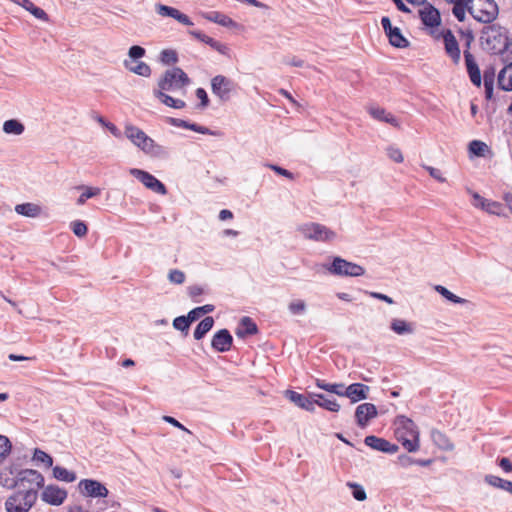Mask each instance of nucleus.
<instances>
[{
  "label": "nucleus",
  "mask_w": 512,
  "mask_h": 512,
  "mask_svg": "<svg viewBox=\"0 0 512 512\" xmlns=\"http://www.w3.org/2000/svg\"><path fill=\"white\" fill-rule=\"evenodd\" d=\"M190 84L187 74L179 67H174L165 71L158 81V89L162 91L181 90Z\"/></svg>",
  "instance_id": "39448f33"
},
{
  "label": "nucleus",
  "mask_w": 512,
  "mask_h": 512,
  "mask_svg": "<svg viewBox=\"0 0 512 512\" xmlns=\"http://www.w3.org/2000/svg\"><path fill=\"white\" fill-rule=\"evenodd\" d=\"M15 212L19 215L36 218L41 213V208L34 203H22L15 206Z\"/></svg>",
  "instance_id": "c756f323"
},
{
  "label": "nucleus",
  "mask_w": 512,
  "mask_h": 512,
  "mask_svg": "<svg viewBox=\"0 0 512 512\" xmlns=\"http://www.w3.org/2000/svg\"><path fill=\"white\" fill-rule=\"evenodd\" d=\"M195 94L196 97L200 100V104L198 105V107L202 109L206 108L209 104V98L205 89L197 88Z\"/></svg>",
  "instance_id": "4d7b16f0"
},
{
  "label": "nucleus",
  "mask_w": 512,
  "mask_h": 512,
  "mask_svg": "<svg viewBox=\"0 0 512 512\" xmlns=\"http://www.w3.org/2000/svg\"><path fill=\"white\" fill-rule=\"evenodd\" d=\"M129 173L139 180L147 189L160 195L167 194L166 186L151 173L138 168H131Z\"/></svg>",
  "instance_id": "9d476101"
},
{
  "label": "nucleus",
  "mask_w": 512,
  "mask_h": 512,
  "mask_svg": "<svg viewBox=\"0 0 512 512\" xmlns=\"http://www.w3.org/2000/svg\"><path fill=\"white\" fill-rule=\"evenodd\" d=\"M482 209L493 215L502 214V205L499 202L486 200L482 203Z\"/></svg>",
  "instance_id": "37998d69"
},
{
  "label": "nucleus",
  "mask_w": 512,
  "mask_h": 512,
  "mask_svg": "<svg viewBox=\"0 0 512 512\" xmlns=\"http://www.w3.org/2000/svg\"><path fill=\"white\" fill-rule=\"evenodd\" d=\"M389 42L397 48H406L409 45L408 40L402 35L400 29L395 27L388 35Z\"/></svg>",
  "instance_id": "2f4dec72"
},
{
  "label": "nucleus",
  "mask_w": 512,
  "mask_h": 512,
  "mask_svg": "<svg viewBox=\"0 0 512 512\" xmlns=\"http://www.w3.org/2000/svg\"><path fill=\"white\" fill-rule=\"evenodd\" d=\"M326 391L336 394L338 396H344L343 391H345V385L342 383H329V386H327Z\"/></svg>",
  "instance_id": "bf43d9fd"
},
{
  "label": "nucleus",
  "mask_w": 512,
  "mask_h": 512,
  "mask_svg": "<svg viewBox=\"0 0 512 512\" xmlns=\"http://www.w3.org/2000/svg\"><path fill=\"white\" fill-rule=\"evenodd\" d=\"M364 442L374 450L394 454L398 451V446L383 438L374 435L366 436Z\"/></svg>",
  "instance_id": "dca6fc26"
},
{
  "label": "nucleus",
  "mask_w": 512,
  "mask_h": 512,
  "mask_svg": "<svg viewBox=\"0 0 512 512\" xmlns=\"http://www.w3.org/2000/svg\"><path fill=\"white\" fill-rule=\"evenodd\" d=\"M445 51L452 58L453 62L457 64L460 61V49L458 42L450 30L443 34Z\"/></svg>",
  "instance_id": "aec40b11"
},
{
  "label": "nucleus",
  "mask_w": 512,
  "mask_h": 512,
  "mask_svg": "<svg viewBox=\"0 0 512 512\" xmlns=\"http://www.w3.org/2000/svg\"><path fill=\"white\" fill-rule=\"evenodd\" d=\"M420 18L424 25L436 27L440 25L441 18L439 11L432 5L427 4L419 11Z\"/></svg>",
  "instance_id": "6ab92c4d"
},
{
  "label": "nucleus",
  "mask_w": 512,
  "mask_h": 512,
  "mask_svg": "<svg viewBox=\"0 0 512 512\" xmlns=\"http://www.w3.org/2000/svg\"><path fill=\"white\" fill-rule=\"evenodd\" d=\"M177 60V53L174 50L166 49L161 52V61L164 64L171 65L176 63Z\"/></svg>",
  "instance_id": "3c124183"
},
{
  "label": "nucleus",
  "mask_w": 512,
  "mask_h": 512,
  "mask_svg": "<svg viewBox=\"0 0 512 512\" xmlns=\"http://www.w3.org/2000/svg\"><path fill=\"white\" fill-rule=\"evenodd\" d=\"M155 10L159 15H161L163 17L174 18L178 9L164 5V4H156Z\"/></svg>",
  "instance_id": "09e8293b"
},
{
  "label": "nucleus",
  "mask_w": 512,
  "mask_h": 512,
  "mask_svg": "<svg viewBox=\"0 0 512 512\" xmlns=\"http://www.w3.org/2000/svg\"><path fill=\"white\" fill-rule=\"evenodd\" d=\"M435 290L441 295L443 296L445 299H447L448 301L452 302V303H455V304H464L467 302L466 299L464 298H461L455 294H453L451 291H449L446 287L444 286H441V285H437L435 286Z\"/></svg>",
  "instance_id": "e433bc0d"
},
{
  "label": "nucleus",
  "mask_w": 512,
  "mask_h": 512,
  "mask_svg": "<svg viewBox=\"0 0 512 512\" xmlns=\"http://www.w3.org/2000/svg\"><path fill=\"white\" fill-rule=\"evenodd\" d=\"M324 267L331 274L337 276L358 277L365 273V269L362 266L349 262L341 257H334L331 264L324 265Z\"/></svg>",
  "instance_id": "1a4fd4ad"
},
{
  "label": "nucleus",
  "mask_w": 512,
  "mask_h": 512,
  "mask_svg": "<svg viewBox=\"0 0 512 512\" xmlns=\"http://www.w3.org/2000/svg\"><path fill=\"white\" fill-rule=\"evenodd\" d=\"M78 489L83 496L91 498H105L109 494L106 486L94 479H82Z\"/></svg>",
  "instance_id": "9b49d317"
},
{
  "label": "nucleus",
  "mask_w": 512,
  "mask_h": 512,
  "mask_svg": "<svg viewBox=\"0 0 512 512\" xmlns=\"http://www.w3.org/2000/svg\"><path fill=\"white\" fill-rule=\"evenodd\" d=\"M377 408L372 403H363L357 406L355 410V419L359 427L364 428L369 421L377 416Z\"/></svg>",
  "instance_id": "4468645a"
},
{
  "label": "nucleus",
  "mask_w": 512,
  "mask_h": 512,
  "mask_svg": "<svg viewBox=\"0 0 512 512\" xmlns=\"http://www.w3.org/2000/svg\"><path fill=\"white\" fill-rule=\"evenodd\" d=\"M174 19L187 26L193 25L190 18L186 14L181 13L179 10H177Z\"/></svg>",
  "instance_id": "69168bd1"
},
{
  "label": "nucleus",
  "mask_w": 512,
  "mask_h": 512,
  "mask_svg": "<svg viewBox=\"0 0 512 512\" xmlns=\"http://www.w3.org/2000/svg\"><path fill=\"white\" fill-rule=\"evenodd\" d=\"M498 465L505 471V472H512V462L506 458L503 457L499 460Z\"/></svg>",
  "instance_id": "774afa93"
},
{
  "label": "nucleus",
  "mask_w": 512,
  "mask_h": 512,
  "mask_svg": "<svg viewBox=\"0 0 512 512\" xmlns=\"http://www.w3.org/2000/svg\"><path fill=\"white\" fill-rule=\"evenodd\" d=\"M500 54L503 57V61H508L512 59V39L510 40L507 37V40L505 41V45L503 47V51L500 52Z\"/></svg>",
  "instance_id": "13d9d810"
},
{
  "label": "nucleus",
  "mask_w": 512,
  "mask_h": 512,
  "mask_svg": "<svg viewBox=\"0 0 512 512\" xmlns=\"http://www.w3.org/2000/svg\"><path fill=\"white\" fill-rule=\"evenodd\" d=\"M24 129V125L16 119L6 120L3 124V131L6 134L21 135Z\"/></svg>",
  "instance_id": "f704fd0d"
},
{
  "label": "nucleus",
  "mask_w": 512,
  "mask_h": 512,
  "mask_svg": "<svg viewBox=\"0 0 512 512\" xmlns=\"http://www.w3.org/2000/svg\"><path fill=\"white\" fill-rule=\"evenodd\" d=\"M468 12L482 23H491L498 16V5L494 0H468Z\"/></svg>",
  "instance_id": "20e7f679"
},
{
  "label": "nucleus",
  "mask_w": 512,
  "mask_h": 512,
  "mask_svg": "<svg viewBox=\"0 0 512 512\" xmlns=\"http://www.w3.org/2000/svg\"><path fill=\"white\" fill-rule=\"evenodd\" d=\"M80 188L84 189V192L78 197L77 205H84L88 199L98 196L101 193V189L98 187L81 186Z\"/></svg>",
  "instance_id": "4c0bfd02"
},
{
  "label": "nucleus",
  "mask_w": 512,
  "mask_h": 512,
  "mask_svg": "<svg viewBox=\"0 0 512 512\" xmlns=\"http://www.w3.org/2000/svg\"><path fill=\"white\" fill-rule=\"evenodd\" d=\"M71 229L73 233L78 237H84L88 232L87 225L80 220L73 221L71 223Z\"/></svg>",
  "instance_id": "de8ad7c7"
},
{
  "label": "nucleus",
  "mask_w": 512,
  "mask_h": 512,
  "mask_svg": "<svg viewBox=\"0 0 512 512\" xmlns=\"http://www.w3.org/2000/svg\"><path fill=\"white\" fill-rule=\"evenodd\" d=\"M30 13L32 15H34L37 19L44 20V21L48 20L47 13L43 9L36 7L35 5L32 7Z\"/></svg>",
  "instance_id": "0e129e2a"
},
{
  "label": "nucleus",
  "mask_w": 512,
  "mask_h": 512,
  "mask_svg": "<svg viewBox=\"0 0 512 512\" xmlns=\"http://www.w3.org/2000/svg\"><path fill=\"white\" fill-rule=\"evenodd\" d=\"M390 327L398 335L412 334L414 331L412 324L402 319H393Z\"/></svg>",
  "instance_id": "473e14b6"
},
{
  "label": "nucleus",
  "mask_w": 512,
  "mask_h": 512,
  "mask_svg": "<svg viewBox=\"0 0 512 512\" xmlns=\"http://www.w3.org/2000/svg\"><path fill=\"white\" fill-rule=\"evenodd\" d=\"M233 337L227 329L217 331L211 341L212 348L217 352H227L231 349Z\"/></svg>",
  "instance_id": "2eb2a0df"
},
{
  "label": "nucleus",
  "mask_w": 512,
  "mask_h": 512,
  "mask_svg": "<svg viewBox=\"0 0 512 512\" xmlns=\"http://www.w3.org/2000/svg\"><path fill=\"white\" fill-rule=\"evenodd\" d=\"M145 53H146V51L143 47H141L139 45H133L129 48V51H128V56L130 58L129 60L133 61V60L140 59L145 55Z\"/></svg>",
  "instance_id": "603ef678"
},
{
  "label": "nucleus",
  "mask_w": 512,
  "mask_h": 512,
  "mask_svg": "<svg viewBox=\"0 0 512 512\" xmlns=\"http://www.w3.org/2000/svg\"><path fill=\"white\" fill-rule=\"evenodd\" d=\"M53 476L57 480L67 483H71L76 480V474L74 472L69 471L68 469L61 466H55L53 468Z\"/></svg>",
  "instance_id": "72a5a7b5"
},
{
  "label": "nucleus",
  "mask_w": 512,
  "mask_h": 512,
  "mask_svg": "<svg viewBox=\"0 0 512 512\" xmlns=\"http://www.w3.org/2000/svg\"><path fill=\"white\" fill-rule=\"evenodd\" d=\"M33 460H35L36 462L43 463L45 465V467H47V468H49L53 465L52 457L40 449H35L34 455H33Z\"/></svg>",
  "instance_id": "a19ab883"
},
{
  "label": "nucleus",
  "mask_w": 512,
  "mask_h": 512,
  "mask_svg": "<svg viewBox=\"0 0 512 512\" xmlns=\"http://www.w3.org/2000/svg\"><path fill=\"white\" fill-rule=\"evenodd\" d=\"M205 17L206 19L218 23L224 27H234L236 25V23L230 17L219 12H211Z\"/></svg>",
  "instance_id": "c9c22d12"
},
{
  "label": "nucleus",
  "mask_w": 512,
  "mask_h": 512,
  "mask_svg": "<svg viewBox=\"0 0 512 512\" xmlns=\"http://www.w3.org/2000/svg\"><path fill=\"white\" fill-rule=\"evenodd\" d=\"M124 134L135 146L150 157L167 158L169 155L167 148L156 143L143 130L134 125H126Z\"/></svg>",
  "instance_id": "f257e3e1"
},
{
  "label": "nucleus",
  "mask_w": 512,
  "mask_h": 512,
  "mask_svg": "<svg viewBox=\"0 0 512 512\" xmlns=\"http://www.w3.org/2000/svg\"><path fill=\"white\" fill-rule=\"evenodd\" d=\"M499 87L504 91H512V62L505 65L498 75Z\"/></svg>",
  "instance_id": "393cba45"
},
{
  "label": "nucleus",
  "mask_w": 512,
  "mask_h": 512,
  "mask_svg": "<svg viewBox=\"0 0 512 512\" xmlns=\"http://www.w3.org/2000/svg\"><path fill=\"white\" fill-rule=\"evenodd\" d=\"M185 273L178 269L170 270L168 273V279L173 284H183L185 282Z\"/></svg>",
  "instance_id": "49530a36"
},
{
  "label": "nucleus",
  "mask_w": 512,
  "mask_h": 512,
  "mask_svg": "<svg viewBox=\"0 0 512 512\" xmlns=\"http://www.w3.org/2000/svg\"><path fill=\"white\" fill-rule=\"evenodd\" d=\"M347 486L352 489V495L357 501H364L367 498L364 488L353 482H348Z\"/></svg>",
  "instance_id": "a18cd8bd"
},
{
  "label": "nucleus",
  "mask_w": 512,
  "mask_h": 512,
  "mask_svg": "<svg viewBox=\"0 0 512 512\" xmlns=\"http://www.w3.org/2000/svg\"><path fill=\"white\" fill-rule=\"evenodd\" d=\"M507 34V30L499 25L492 24L486 26L481 32V44L487 51L493 54H500L507 40Z\"/></svg>",
  "instance_id": "7ed1b4c3"
},
{
  "label": "nucleus",
  "mask_w": 512,
  "mask_h": 512,
  "mask_svg": "<svg viewBox=\"0 0 512 512\" xmlns=\"http://www.w3.org/2000/svg\"><path fill=\"white\" fill-rule=\"evenodd\" d=\"M289 311L293 315L303 314L306 310V304L303 300H295L289 303Z\"/></svg>",
  "instance_id": "8fccbe9b"
},
{
  "label": "nucleus",
  "mask_w": 512,
  "mask_h": 512,
  "mask_svg": "<svg viewBox=\"0 0 512 512\" xmlns=\"http://www.w3.org/2000/svg\"><path fill=\"white\" fill-rule=\"evenodd\" d=\"M487 150V144L480 140H473L469 143V152L475 156L482 157Z\"/></svg>",
  "instance_id": "ea45409f"
},
{
  "label": "nucleus",
  "mask_w": 512,
  "mask_h": 512,
  "mask_svg": "<svg viewBox=\"0 0 512 512\" xmlns=\"http://www.w3.org/2000/svg\"><path fill=\"white\" fill-rule=\"evenodd\" d=\"M464 58H465V63H466V67H467V72H468L471 82L475 86L480 87L481 86V72H480V69H479L476 61H475L474 56L468 50H465Z\"/></svg>",
  "instance_id": "a211bd4d"
},
{
  "label": "nucleus",
  "mask_w": 512,
  "mask_h": 512,
  "mask_svg": "<svg viewBox=\"0 0 512 512\" xmlns=\"http://www.w3.org/2000/svg\"><path fill=\"white\" fill-rule=\"evenodd\" d=\"M37 501L35 491H16L5 501L6 512H29Z\"/></svg>",
  "instance_id": "423d86ee"
},
{
  "label": "nucleus",
  "mask_w": 512,
  "mask_h": 512,
  "mask_svg": "<svg viewBox=\"0 0 512 512\" xmlns=\"http://www.w3.org/2000/svg\"><path fill=\"white\" fill-rule=\"evenodd\" d=\"M258 332L257 325L250 317H243L240 326L236 331L238 337L244 338L247 335H254Z\"/></svg>",
  "instance_id": "cd10ccee"
},
{
  "label": "nucleus",
  "mask_w": 512,
  "mask_h": 512,
  "mask_svg": "<svg viewBox=\"0 0 512 512\" xmlns=\"http://www.w3.org/2000/svg\"><path fill=\"white\" fill-rule=\"evenodd\" d=\"M18 471L16 465L6 467L0 472V485L9 489L16 488V473Z\"/></svg>",
  "instance_id": "5701e85b"
},
{
  "label": "nucleus",
  "mask_w": 512,
  "mask_h": 512,
  "mask_svg": "<svg viewBox=\"0 0 512 512\" xmlns=\"http://www.w3.org/2000/svg\"><path fill=\"white\" fill-rule=\"evenodd\" d=\"M11 448L12 445L10 440L4 435H0V463L8 456Z\"/></svg>",
  "instance_id": "c03bdc74"
},
{
  "label": "nucleus",
  "mask_w": 512,
  "mask_h": 512,
  "mask_svg": "<svg viewBox=\"0 0 512 512\" xmlns=\"http://www.w3.org/2000/svg\"><path fill=\"white\" fill-rule=\"evenodd\" d=\"M453 15L457 18L458 21L462 22L465 19V11L467 9V5L463 3H453Z\"/></svg>",
  "instance_id": "864d4df0"
},
{
  "label": "nucleus",
  "mask_w": 512,
  "mask_h": 512,
  "mask_svg": "<svg viewBox=\"0 0 512 512\" xmlns=\"http://www.w3.org/2000/svg\"><path fill=\"white\" fill-rule=\"evenodd\" d=\"M287 397L290 401H292L294 404H296L298 407L305 409L307 411H314L315 409V401L314 397L311 396V398L297 393L295 391L288 390L286 392Z\"/></svg>",
  "instance_id": "412c9836"
},
{
  "label": "nucleus",
  "mask_w": 512,
  "mask_h": 512,
  "mask_svg": "<svg viewBox=\"0 0 512 512\" xmlns=\"http://www.w3.org/2000/svg\"><path fill=\"white\" fill-rule=\"evenodd\" d=\"M154 96L159 99L164 105L174 108V109H182L186 106V103L183 100L175 99L170 95L166 94L165 91L162 90H154Z\"/></svg>",
  "instance_id": "bb28decb"
},
{
  "label": "nucleus",
  "mask_w": 512,
  "mask_h": 512,
  "mask_svg": "<svg viewBox=\"0 0 512 512\" xmlns=\"http://www.w3.org/2000/svg\"><path fill=\"white\" fill-rule=\"evenodd\" d=\"M188 129L192 130V131H195L197 133H200V134L215 135V132L211 131L209 128L204 127V126H200V125H198L196 123H190Z\"/></svg>",
  "instance_id": "680f3d73"
},
{
  "label": "nucleus",
  "mask_w": 512,
  "mask_h": 512,
  "mask_svg": "<svg viewBox=\"0 0 512 512\" xmlns=\"http://www.w3.org/2000/svg\"><path fill=\"white\" fill-rule=\"evenodd\" d=\"M214 319L211 316L205 317L195 328L193 336L196 340L202 339L213 327Z\"/></svg>",
  "instance_id": "7c9ffc66"
},
{
  "label": "nucleus",
  "mask_w": 512,
  "mask_h": 512,
  "mask_svg": "<svg viewBox=\"0 0 512 512\" xmlns=\"http://www.w3.org/2000/svg\"><path fill=\"white\" fill-rule=\"evenodd\" d=\"M369 391L370 387L365 384L352 383L349 386L345 387V391H343V394L345 397L351 400V403H356L358 401L367 399Z\"/></svg>",
  "instance_id": "f3484780"
},
{
  "label": "nucleus",
  "mask_w": 512,
  "mask_h": 512,
  "mask_svg": "<svg viewBox=\"0 0 512 512\" xmlns=\"http://www.w3.org/2000/svg\"><path fill=\"white\" fill-rule=\"evenodd\" d=\"M485 482L490 486H493V487H496L499 489H503L505 479H502L495 475H486Z\"/></svg>",
  "instance_id": "6e6d98bb"
},
{
  "label": "nucleus",
  "mask_w": 512,
  "mask_h": 512,
  "mask_svg": "<svg viewBox=\"0 0 512 512\" xmlns=\"http://www.w3.org/2000/svg\"><path fill=\"white\" fill-rule=\"evenodd\" d=\"M430 174L431 177H433L435 180L439 182H445L446 178L442 176L441 170L434 168L432 166H423Z\"/></svg>",
  "instance_id": "052dcab7"
},
{
  "label": "nucleus",
  "mask_w": 512,
  "mask_h": 512,
  "mask_svg": "<svg viewBox=\"0 0 512 512\" xmlns=\"http://www.w3.org/2000/svg\"><path fill=\"white\" fill-rule=\"evenodd\" d=\"M163 420L171 425H173L174 427L178 428V429H181L183 431H185L186 433L188 434H191V431L189 429H187L185 426H183L177 419L171 417V416H163Z\"/></svg>",
  "instance_id": "e2e57ef3"
},
{
  "label": "nucleus",
  "mask_w": 512,
  "mask_h": 512,
  "mask_svg": "<svg viewBox=\"0 0 512 512\" xmlns=\"http://www.w3.org/2000/svg\"><path fill=\"white\" fill-rule=\"evenodd\" d=\"M168 122L175 127L184 128V129H188L189 125H190L189 122L182 120V119H178V118H169Z\"/></svg>",
  "instance_id": "338daca9"
},
{
  "label": "nucleus",
  "mask_w": 512,
  "mask_h": 512,
  "mask_svg": "<svg viewBox=\"0 0 512 512\" xmlns=\"http://www.w3.org/2000/svg\"><path fill=\"white\" fill-rule=\"evenodd\" d=\"M368 112H369V114L374 119H376L378 121L389 123V124H391L392 126H395V127L398 126L397 119L391 113H387L385 111V109H383V108H380V107H369L368 108Z\"/></svg>",
  "instance_id": "a878e982"
},
{
  "label": "nucleus",
  "mask_w": 512,
  "mask_h": 512,
  "mask_svg": "<svg viewBox=\"0 0 512 512\" xmlns=\"http://www.w3.org/2000/svg\"><path fill=\"white\" fill-rule=\"evenodd\" d=\"M395 436L408 452L419 449V431L416 424L404 415L397 416L394 422Z\"/></svg>",
  "instance_id": "f03ea898"
},
{
  "label": "nucleus",
  "mask_w": 512,
  "mask_h": 512,
  "mask_svg": "<svg viewBox=\"0 0 512 512\" xmlns=\"http://www.w3.org/2000/svg\"><path fill=\"white\" fill-rule=\"evenodd\" d=\"M234 88V82L223 75H217L211 80L212 92L219 97L221 101H228L230 99V93Z\"/></svg>",
  "instance_id": "f8f14e48"
},
{
  "label": "nucleus",
  "mask_w": 512,
  "mask_h": 512,
  "mask_svg": "<svg viewBox=\"0 0 512 512\" xmlns=\"http://www.w3.org/2000/svg\"><path fill=\"white\" fill-rule=\"evenodd\" d=\"M192 322L188 314L187 316H179L173 320V327L179 331L187 332Z\"/></svg>",
  "instance_id": "79ce46f5"
},
{
  "label": "nucleus",
  "mask_w": 512,
  "mask_h": 512,
  "mask_svg": "<svg viewBox=\"0 0 512 512\" xmlns=\"http://www.w3.org/2000/svg\"><path fill=\"white\" fill-rule=\"evenodd\" d=\"M310 396L314 397L315 405H318L328 411L337 412L340 409V405L333 397L320 393H313Z\"/></svg>",
  "instance_id": "4be33fe9"
},
{
  "label": "nucleus",
  "mask_w": 512,
  "mask_h": 512,
  "mask_svg": "<svg viewBox=\"0 0 512 512\" xmlns=\"http://www.w3.org/2000/svg\"><path fill=\"white\" fill-rule=\"evenodd\" d=\"M123 65L127 70L139 76L149 77L151 75V68L145 62L140 61L133 65V61L125 59Z\"/></svg>",
  "instance_id": "c85d7f7f"
},
{
  "label": "nucleus",
  "mask_w": 512,
  "mask_h": 512,
  "mask_svg": "<svg viewBox=\"0 0 512 512\" xmlns=\"http://www.w3.org/2000/svg\"><path fill=\"white\" fill-rule=\"evenodd\" d=\"M297 231L310 240L330 242L336 238V233L328 227L319 223H305L299 225Z\"/></svg>",
  "instance_id": "6e6552de"
},
{
  "label": "nucleus",
  "mask_w": 512,
  "mask_h": 512,
  "mask_svg": "<svg viewBox=\"0 0 512 512\" xmlns=\"http://www.w3.org/2000/svg\"><path fill=\"white\" fill-rule=\"evenodd\" d=\"M387 155L391 160H393L396 163L403 162L404 158H403L402 152L400 151V149H398L396 147H392V146L388 147Z\"/></svg>",
  "instance_id": "5fc2aeb1"
},
{
  "label": "nucleus",
  "mask_w": 512,
  "mask_h": 512,
  "mask_svg": "<svg viewBox=\"0 0 512 512\" xmlns=\"http://www.w3.org/2000/svg\"><path fill=\"white\" fill-rule=\"evenodd\" d=\"M431 439L433 443L443 451H452L454 449L451 440L439 430L433 429L431 431Z\"/></svg>",
  "instance_id": "b1692460"
},
{
  "label": "nucleus",
  "mask_w": 512,
  "mask_h": 512,
  "mask_svg": "<svg viewBox=\"0 0 512 512\" xmlns=\"http://www.w3.org/2000/svg\"><path fill=\"white\" fill-rule=\"evenodd\" d=\"M43 475L34 469H21L16 473V488L18 491H35L44 486Z\"/></svg>",
  "instance_id": "0eeeda50"
},
{
  "label": "nucleus",
  "mask_w": 512,
  "mask_h": 512,
  "mask_svg": "<svg viewBox=\"0 0 512 512\" xmlns=\"http://www.w3.org/2000/svg\"><path fill=\"white\" fill-rule=\"evenodd\" d=\"M42 488L41 499L49 505L60 506L67 498V491L57 485H47Z\"/></svg>",
  "instance_id": "ddd939ff"
},
{
  "label": "nucleus",
  "mask_w": 512,
  "mask_h": 512,
  "mask_svg": "<svg viewBox=\"0 0 512 512\" xmlns=\"http://www.w3.org/2000/svg\"><path fill=\"white\" fill-rule=\"evenodd\" d=\"M214 311V306L211 304H206L204 306L196 307L189 311L188 315L190 318V321H196L198 320L202 315L211 313Z\"/></svg>",
  "instance_id": "58836bf2"
}]
</instances>
